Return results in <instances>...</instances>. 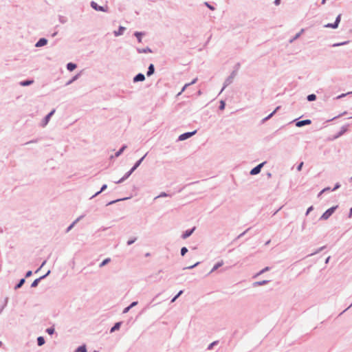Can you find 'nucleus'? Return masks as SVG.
Masks as SVG:
<instances>
[{
	"mask_svg": "<svg viewBox=\"0 0 352 352\" xmlns=\"http://www.w3.org/2000/svg\"><path fill=\"white\" fill-rule=\"evenodd\" d=\"M346 113V111H344V112H343L342 113L340 114L339 116H336V117H334V118H333V120H334V119H336V118H339V117H340V116H343V115H345Z\"/></svg>",
	"mask_w": 352,
	"mask_h": 352,
	"instance_id": "e2e57ef3",
	"label": "nucleus"
},
{
	"mask_svg": "<svg viewBox=\"0 0 352 352\" xmlns=\"http://www.w3.org/2000/svg\"><path fill=\"white\" fill-rule=\"evenodd\" d=\"M126 177H121V179H120L118 181H115V183L116 184H120L122 182H124V180L126 179Z\"/></svg>",
	"mask_w": 352,
	"mask_h": 352,
	"instance_id": "6e6d98bb",
	"label": "nucleus"
},
{
	"mask_svg": "<svg viewBox=\"0 0 352 352\" xmlns=\"http://www.w3.org/2000/svg\"><path fill=\"white\" fill-rule=\"evenodd\" d=\"M250 228H248L246 230H245L243 232H242L241 234H240L237 237H236V239H239L240 238H241L242 236H243L247 232L250 230Z\"/></svg>",
	"mask_w": 352,
	"mask_h": 352,
	"instance_id": "de8ad7c7",
	"label": "nucleus"
},
{
	"mask_svg": "<svg viewBox=\"0 0 352 352\" xmlns=\"http://www.w3.org/2000/svg\"><path fill=\"white\" fill-rule=\"evenodd\" d=\"M183 294V290H181L178 292V294L176 295V298H179L182 294Z\"/></svg>",
	"mask_w": 352,
	"mask_h": 352,
	"instance_id": "680f3d73",
	"label": "nucleus"
},
{
	"mask_svg": "<svg viewBox=\"0 0 352 352\" xmlns=\"http://www.w3.org/2000/svg\"><path fill=\"white\" fill-rule=\"evenodd\" d=\"M144 35V32H135L134 36L137 38L139 43H142V37Z\"/></svg>",
	"mask_w": 352,
	"mask_h": 352,
	"instance_id": "393cba45",
	"label": "nucleus"
},
{
	"mask_svg": "<svg viewBox=\"0 0 352 352\" xmlns=\"http://www.w3.org/2000/svg\"><path fill=\"white\" fill-rule=\"evenodd\" d=\"M352 216V208L350 209L349 217L351 218Z\"/></svg>",
	"mask_w": 352,
	"mask_h": 352,
	"instance_id": "69168bd1",
	"label": "nucleus"
},
{
	"mask_svg": "<svg viewBox=\"0 0 352 352\" xmlns=\"http://www.w3.org/2000/svg\"><path fill=\"white\" fill-rule=\"evenodd\" d=\"M45 344V339L42 336H39L38 338H37V344L41 346L42 345H43Z\"/></svg>",
	"mask_w": 352,
	"mask_h": 352,
	"instance_id": "2f4dec72",
	"label": "nucleus"
},
{
	"mask_svg": "<svg viewBox=\"0 0 352 352\" xmlns=\"http://www.w3.org/2000/svg\"><path fill=\"white\" fill-rule=\"evenodd\" d=\"M125 28L123 26H120L118 30L113 32V34L115 36H119L123 34L124 31L125 30Z\"/></svg>",
	"mask_w": 352,
	"mask_h": 352,
	"instance_id": "f3484780",
	"label": "nucleus"
},
{
	"mask_svg": "<svg viewBox=\"0 0 352 352\" xmlns=\"http://www.w3.org/2000/svg\"><path fill=\"white\" fill-rule=\"evenodd\" d=\"M349 43V41H344V42H341V43H336L333 44L332 47H339V46L346 45Z\"/></svg>",
	"mask_w": 352,
	"mask_h": 352,
	"instance_id": "f704fd0d",
	"label": "nucleus"
},
{
	"mask_svg": "<svg viewBox=\"0 0 352 352\" xmlns=\"http://www.w3.org/2000/svg\"><path fill=\"white\" fill-rule=\"evenodd\" d=\"M223 265V261H221L219 262H218L217 263H216L214 267H212V269L210 270V272L208 273V274H212V272H214V271H216L217 269H219L220 267H221L222 265Z\"/></svg>",
	"mask_w": 352,
	"mask_h": 352,
	"instance_id": "a211bd4d",
	"label": "nucleus"
},
{
	"mask_svg": "<svg viewBox=\"0 0 352 352\" xmlns=\"http://www.w3.org/2000/svg\"><path fill=\"white\" fill-rule=\"evenodd\" d=\"M195 227H193L192 229H189V230H186L182 235V238L183 239H187L188 237H189L192 233L193 232L195 231Z\"/></svg>",
	"mask_w": 352,
	"mask_h": 352,
	"instance_id": "f8f14e48",
	"label": "nucleus"
},
{
	"mask_svg": "<svg viewBox=\"0 0 352 352\" xmlns=\"http://www.w3.org/2000/svg\"><path fill=\"white\" fill-rule=\"evenodd\" d=\"M154 72H155V67H154L153 64H150L148 67L147 72H146L147 76H151V75H153L154 74Z\"/></svg>",
	"mask_w": 352,
	"mask_h": 352,
	"instance_id": "aec40b11",
	"label": "nucleus"
},
{
	"mask_svg": "<svg viewBox=\"0 0 352 352\" xmlns=\"http://www.w3.org/2000/svg\"><path fill=\"white\" fill-rule=\"evenodd\" d=\"M122 324V322H118L116 323H115V324L113 325V327H111V329H110V333H113L117 330H119V329L120 328V326Z\"/></svg>",
	"mask_w": 352,
	"mask_h": 352,
	"instance_id": "b1692460",
	"label": "nucleus"
},
{
	"mask_svg": "<svg viewBox=\"0 0 352 352\" xmlns=\"http://www.w3.org/2000/svg\"><path fill=\"white\" fill-rule=\"evenodd\" d=\"M314 210V207L311 206H310L309 208H308V209L307 210V212H306V215H308L309 213L312 211Z\"/></svg>",
	"mask_w": 352,
	"mask_h": 352,
	"instance_id": "5fc2aeb1",
	"label": "nucleus"
},
{
	"mask_svg": "<svg viewBox=\"0 0 352 352\" xmlns=\"http://www.w3.org/2000/svg\"><path fill=\"white\" fill-rule=\"evenodd\" d=\"M47 43V40L45 38H41L35 44V47H41L45 46Z\"/></svg>",
	"mask_w": 352,
	"mask_h": 352,
	"instance_id": "ddd939ff",
	"label": "nucleus"
},
{
	"mask_svg": "<svg viewBox=\"0 0 352 352\" xmlns=\"http://www.w3.org/2000/svg\"><path fill=\"white\" fill-rule=\"evenodd\" d=\"M280 108V107H277L274 111H272L270 114H269L267 117L263 118L261 121L262 123H265L266 121L270 120L272 116L276 113V111Z\"/></svg>",
	"mask_w": 352,
	"mask_h": 352,
	"instance_id": "dca6fc26",
	"label": "nucleus"
},
{
	"mask_svg": "<svg viewBox=\"0 0 352 352\" xmlns=\"http://www.w3.org/2000/svg\"><path fill=\"white\" fill-rule=\"evenodd\" d=\"M58 21L60 23L65 24L67 22V18L65 16L59 15L58 16Z\"/></svg>",
	"mask_w": 352,
	"mask_h": 352,
	"instance_id": "473e14b6",
	"label": "nucleus"
},
{
	"mask_svg": "<svg viewBox=\"0 0 352 352\" xmlns=\"http://www.w3.org/2000/svg\"><path fill=\"white\" fill-rule=\"evenodd\" d=\"M25 278H21L19 282L15 285L14 287V289H18L19 288H21L23 285L25 283Z\"/></svg>",
	"mask_w": 352,
	"mask_h": 352,
	"instance_id": "7c9ffc66",
	"label": "nucleus"
},
{
	"mask_svg": "<svg viewBox=\"0 0 352 352\" xmlns=\"http://www.w3.org/2000/svg\"><path fill=\"white\" fill-rule=\"evenodd\" d=\"M197 78H195L190 82H189L188 84H190V85H192L195 84L197 82Z\"/></svg>",
	"mask_w": 352,
	"mask_h": 352,
	"instance_id": "13d9d810",
	"label": "nucleus"
},
{
	"mask_svg": "<svg viewBox=\"0 0 352 352\" xmlns=\"http://www.w3.org/2000/svg\"><path fill=\"white\" fill-rule=\"evenodd\" d=\"M324 27L327 28H333V29L338 28V26L335 24V23H327V24L324 25Z\"/></svg>",
	"mask_w": 352,
	"mask_h": 352,
	"instance_id": "4c0bfd02",
	"label": "nucleus"
},
{
	"mask_svg": "<svg viewBox=\"0 0 352 352\" xmlns=\"http://www.w3.org/2000/svg\"><path fill=\"white\" fill-rule=\"evenodd\" d=\"M265 164V162H262V163L258 164L256 166L253 168L250 171L245 172V175L249 174V175H255L258 174L261 172V170Z\"/></svg>",
	"mask_w": 352,
	"mask_h": 352,
	"instance_id": "20e7f679",
	"label": "nucleus"
},
{
	"mask_svg": "<svg viewBox=\"0 0 352 352\" xmlns=\"http://www.w3.org/2000/svg\"><path fill=\"white\" fill-rule=\"evenodd\" d=\"M352 94V91H349V92H347V93H346V94H340V95L336 97V99H340V98H342L345 97L346 96L350 95V94Z\"/></svg>",
	"mask_w": 352,
	"mask_h": 352,
	"instance_id": "a19ab883",
	"label": "nucleus"
},
{
	"mask_svg": "<svg viewBox=\"0 0 352 352\" xmlns=\"http://www.w3.org/2000/svg\"><path fill=\"white\" fill-rule=\"evenodd\" d=\"M137 52L139 53V54H142V53H151L152 52V50L150 47H146L145 48H137Z\"/></svg>",
	"mask_w": 352,
	"mask_h": 352,
	"instance_id": "6ab92c4d",
	"label": "nucleus"
},
{
	"mask_svg": "<svg viewBox=\"0 0 352 352\" xmlns=\"http://www.w3.org/2000/svg\"><path fill=\"white\" fill-rule=\"evenodd\" d=\"M66 67L68 71L72 72L77 67V65L76 63H69L67 64Z\"/></svg>",
	"mask_w": 352,
	"mask_h": 352,
	"instance_id": "5701e85b",
	"label": "nucleus"
},
{
	"mask_svg": "<svg viewBox=\"0 0 352 352\" xmlns=\"http://www.w3.org/2000/svg\"><path fill=\"white\" fill-rule=\"evenodd\" d=\"M83 217H84V215H81V216L78 217L74 221H73V223L72 224H70V226H69L67 227V228L66 229V232H69L74 228V226L77 223V222H78Z\"/></svg>",
	"mask_w": 352,
	"mask_h": 352,
	"instance_id": "4468645a",
	"label": "nucleus"
},
{
	"mask_svg": "<svg viewBox=\"0 0 352 352\" xmlns=\"http://www.w3.org/2000/svg\"><path fill=\"white\" fill-rule=\"evenodd\" d=\"M237 72L236 70L233 71L230 75L225 80L223 88L221 89L220 93H221L224 89L232 83L235 76H236Z\"/></svg>",
	"mask_w": 352,
	"mask_h": 352,
	"instance_id": "f257e3e1",
	"label": "nucleus"
},
{
	"mask_svg": "<svg viewBox=\"0 0 352 352\" xmlns=\"http://www.w3.org/2000/svg\"><path fill=\"white\" fill-rule=\"evenodd\" d=\"M144 80H145V76L142 73H139L137 75H135L133 79L134 82H142Z\"/></svg>",
	"mask_w": 352,
	"mask_h": 352,
	"instance_id": "9b49d317",
	"label": "nucleus"
},
{
	"mask_svg": "<svg viewBox=\"0 0 352 352\" xmlns=\"http://www.w3.org/2000/svg\"><path fill=\"white\" fill-rule=\"evenodd\" d=\"M138 301H134V302H132L129 306H128V307H125V308L124 309V310H123L122 313H123V314H126V313H128V312L129 311V310H130L132 307H133L136 306V305H138Z\"/></svg>",
	"mask_w": 352,
	"mask_h": 352,
	"instance_id": "412c9836",
	"label": "nucleus"
},
{
	"mask_svg": "<svg viewBox=\"0 0 352 352\" xmlns=\"http://www.w3.org/2000/svg\"><path fill=\"white\" fill-rule=\"evenodd\" d=\"M270 282V280H264L261 281H256L253 283V287H258V286H262L267 284Z\"/></svg>",
	"mask_w": 352,
	"mask_h": 352,
	"instance_id": "a878e982",
	"label": "nucleus"
},
{
	"mask_svg": "<svg viewBox=\"0 0 352 352\" xmlns=\"http://www.w3.org/2000/svg\"><path fill=\"white\" fill-rule=\"evenodd\" d=\"M91 7L96 10L100 12H109V7L106 5L104 6H101L98 5V3L94 1H91L90 3Z\"/></svg>",
	"mask_w": 352,
	"mask_h": 352,
	"instance_id": "f03ea898",
	"label": "nucleus"
},
{
	"mask_svg": "<svg viewBox=\"0 0 352 352\" xmlns=\"http://www.w3.org/2000/svg\"><path fill=\"white\" fill-rule=\"evenodd\" d=\"M58 32H54L53 34H52V37H54L57 35Z\"/></svg>",
	"mask_w": 352,
	"mask_h": 352,
	"instance_id": "774afa93",
	"label": "nucleus"
},
{
	"mask_svg": "<svg viewBox=\"0 0 352 352\" xmlns=\"http://www.w3.org/2000/svg\"><path fill=\"white\" fill-rule=\"evenodd\" d=\"M32 271H28V272H26V274H25V277H26V278H28V277L31 276H32Z\"/></svg>",
	"mask_w": 352,
	"mask_h": 352,
	"instance_id": "4d7b16f0",
	"label": "nucleus"
},
{
	"mask_svg": "<svg viewBox=\"0 0 352 352\" xmlns=\"http://www.w3.org/2000/svg\"><path fill=\"white\" fill-rule=\"evenodd\" d=\"M324 248H325V246H322V247L318 248L315 252L311 253V254H309V256H312V255H314L316 254H318V253L320 252L322 250H323Z\"/></svg>",
	"mask_w": 352,
	"mask_h": 352,
	"instance_id": "c03bdc74",
	"label": "nucleus"
},
{
	"mask_svg": "<svg viewBox=\"0 0 352 352\" xmlns=\"http://www.w3.org/2000/svg\"><path fill=\"white\" fill-rule=\"evenodd\" d=\"M146 154L144 155L142 158H140L139 160H138L135 164L133 165V166L131 168L130 170H129L127 173H125V175L124 176H131V175L133 173V171L135 170H136L139 166L141 164V163L142 162V161L144 160V157H146Z\"/></svg>",
	"mask_w": 352,
	"mask_h": 352,
	"instance_id": "39448f33",
	"label": "nucleus"
},
{
	"mask_svg": "<svg viewBox=\"0 0 352 352\" xmlns=\"http://www.w3.org/2000/svg\"><path fill=\"white\" fill-rule=\"evenodd\" d=\"M50 273V270H48V272L43 276L39 277L38 278L35 279L33 283L31 285L32 287H36L38 285L39 282L46 278Z\"/></svg>",
	"mask_w": 352,
	"mask_h": 352,
	"instance_id": "9d476101",
	"label": "nucleus"
},
{
	"mask_svg": "<svg viewBox=\"0 0 352 352\" xmlns=\"http://www.w3.org/2000/svg\"><path fill=\"white\" fill-rule=\"evenodd\" d=\"M204 4L210 10H215V8L210 5L208 2L206 1L204 3Z\"/></svg>",
	"mask_w": 352,
	"mask_h": 352,
	"instance_id": "79ce46f5",
	"label": "nucleus"
},
{
	"mask_svg": "<svg viewBox=\"0 0 352 352\" xmlns=\"http://www.w3.org/2000/svg\"><path fill=\"white\" fill-rule=\"evenodd\" d=\"M269 270H270V267H265L264 269H263L262 270H261L258 273H257V274L255 275V276H254V277H256V276H259V275L262 274L263 273H264V272H265L268 271Z\"/></svg>",
	"mask_w": 352,
	"mask_h": 352,
	"instance_id": "58836bf2",
	"label": "nucleus"
},
{
	"mask_svg": "<svg viewBox=\"0 0 352 352\" xmlns=\"http://www.w3.org/2000/svg\"><path fill=\"white\" fill-rule=\"evenodd\" d=\"M340 20H341V14H338L337 16V17L336 18V20H335V24L338 27L339 25V23H340Z\"/></svg>",
	"mask_w": 352,
	"mask_h": 352,
	"instance_id": "ea45409f",
	"label": "nucleus"
},
{
	"mask_svg": "<svg viewBox=\"0 0 352 352\" xmlns=\"http://www.w3.org/2000/svg\"><path fill=\"white\" fill-rule=\"evenodd\" d=\"M55 109L52 110L43 120L42 126H45L47 125L51 118V117L54 114Z\"/></svg>",
	"mask_w": 352,
	"mask_h": 352,
	"instance_id": "1a4fd4ad",
	"label": "nucleus"
},
{
	"mask_svg": "<svg viewBox=\"0 0 352 352\" xmlns=\"http://www.w3.org/2000/svg\"><path fill=\"white\" fill-rule=\"evenodd\" d=\"M196 133H197V131L195 130L191 132H186V133H182L179 136L178 141L186 140L190 138V137H192V135H194Z\"/></svg>",
	"mask_w": 352,
	"mask_h": 352,
	"instance_id": "423d86ee",
	"label": "nucleus"
},
{
	"mask_svg": "<svg viewBox=\"0 0 352 352\" xmlns=\"http://www.w3.org/2000/svg\"><path fill=\"white\" fill-rule=\"evenodd\" d=\"M107 186L106 184H104V185L101 187L100 190L99 191L96 192L94 195H92V196L90 197V199H93L94 197H95L98 196L100 193H101V192H103L104 190H106V189H107Z\"/></svg>",
	"mask_w": 352,
	"mask_h": 352,
	"instance_id": "bb28decb",
	"label": "nucleus"
},
{
	"mask_svg": "<svg viewBox=\"0 0 352 352\" xmlns=\"http://www.w3.org/2000/svg\"><path fill=\"white\" fill-rule=\"evenodd\" d=\"M126 145H123L120 149L119 151H118L116 153H115V156L116 157H119L122 153L123 151L126 149Z\"/></svg>",
	"mask_w": 352,
	"mask_h": 352,
	"instance_id": "c85d7f7f",
	"label": "nucleus"
},
{
	"mask_svg": "<svg viewBox=\"0 0 352 352\" xmlns=\"http://www.w3.org/2000/svg\"><path fill=\"white\" fill-rule=\"evenodd\" d=\"M337 207L338 206H333V207L329 208L328 210H327L322 214V216L320 217V220H327V219H328L332 215V214L335 212V210L337 208Z\"/></svg>",
	"mask_w": 352,
	"mask_h": 352,
	"instance_id": "7ed1b4c3",
	"label": "nucleus"
},
{
	"mask_svg": "<svg viewBox=\"0 0 352 352\" xmlns=\"http://www.w3.org/2000/svg\"><path fill=\"white\" fill-rule=\"evenodd\" d=\"M348 126H343L341 128V130L338 132V133L334 137V139L339 138L342 135L347 131Z\"/></svg>",
	"mask_w": 352,
	"mask_h": 352,
	"instance_id": "4be33fe9",
	"label": "nucleus"
},
{
	"mask_svg": "<svg viewBox=\"0 0 352 352\" xmlns=\"http://www.w3.org/2000/svg\"><path fill=\"white\" fill-rule=\"evenodd\" d=\"M302 166H303V162L300 163V164H298V166H297V170H301V168H302Z\"/></svg>",
	"mask_w": 352,
	"mask_h": 352,
	"instance_id": "052dcab7",
	"label": "nucleus"
},
{
	"mask_svg": "<svg viewBox=\"0 0 352 352\" xmlns=\"http://www.w3.org/2000/svg\"><path fill=\"white\" fill-rule=\"evenodd\" d=\"M47 332L50 335H52L54 333V328H48L47 329Z\"/></svg>",
	"mask_w": 352,
	"mask_h": 352,
	"instance_id": "864d4df0",
	"label": "nucleus"
},
{
	"mask_svg": "<svg viewBox=\"0 0 352 352\" xmlns=\"http://www.w3.org/2000/svg\"><path fill=\"white\" fill-rule=\"evenodd\" d=\"M307 99L309 102H312L316 100V96L314 94H311L307 96Z\"/></svg>",
	"mask_w": 352,
	"mask_h": 352,
	"instance_id": "72a5a7b5",
	"label": "nucleus"
},
{
	"mask_svg": "<svg viewBox=\"0 0 352 352\" xmlns=\"http://www.w3.org/2000/svg\"><path fill=\"white\" fill-rule=\"evenodd\" d=\"M45 263H46V261H44L42 263V264H41V265L40 266V267H39V268L36 271V272H38L41 270V268H42V267L45 265Z\"/></svg>",
	"mask_w": 352,
	"mask_h": 352,
	"instance_id": "bf43d9fd",
	"label": "nucleus"
},
{
	"mask_svg": "<svg viewBox=\"0 0 352 352\" xmlns=\"http://www.w3.org/2000/svg\"><path fill=\"white\" fill-rule=\"evenodd\" d=\"M280 0H275V1H274V4H275V5H276V6L279 5V3H280Z\"/></svg>",
	"mask_w": 352,
	"mask_h": 352,
	"instance_id": "0e129e2a",
	"label": "nucleus"
},
{
	"mask_svg": "<svg viewBox=\"0 0 352 352\" xmlns=\"http://www.w3.org/2000/svg\"><path fill=\"white\" fill-rule=\"evenodd\" d=\"M296 122V126L298 127H302L305 125H309L311 123V120L309 119L297 121L296 120H294Z\"/></svg>",
	"mask_w": 352,
	"mask_h": 352,
	"instance_id": "6e6552de",
	"label": "nucleus"
},
{
	"mask_svg": "<svg viewBox=\"0 0 352 352\" xmlns=\"http://www.w3.org/2000/svg\"><path fill=\"white\" fill-rule=\"evenodd\" d=\"M34 83V80L32 79H28L25 80H22L19 82V85L22 87H27L32 85Z\"/></svg>",
	"mask_w": 352,
	"mask_h": 352,
	"instance_id": "2eb2a0df",
	"label": "nucleus"
},
{
	"mask_svg": "<svg viewBox=\"0 0 352 352\" xmlns=\"http://www.w3.org/2000/svg\"><path fill=\"white\" fill-rule=\"evenodd\" d=\"M111 261V258H105L100 264V267H104V265H106L107 264H108L109 262Z\"/></svg>",
	"mask_w": 352,
	"mask_h": 352,
	"instance_id": "c9c22d12",
	"label": "nucleus"
},
{
	"mask_svg": "<svg viewBox=\"0 0 352 352\" xmlns=\"http://www.w3.org/2000/svg\"><path fill=\"white\" fill-rule=\"evenodd\" d=\"M330 258H331L330 256H328V257L327 258V259L325 260V263H329V260H330Z\"/></svg>",
	"mask_w": 352,
	"mask_h": 352,
	"instance_id": "338daca9",
	"label": "nucleus"
},
{
	"mask_svg": "<svg viewBox=\"0 0 352 352\" xmlns=\"http://www.w3.org/2000/svg\"><path fill=\"white\" fill-rule=\"evenodd\" d=\"M136 239H137L135 237V238H133V239H131L129 240V241H127V245H132V244H133V243L136 241Z\"/></svg>",
	"mask_w": 352,
	"mask_h": 352,
	"instance_id": "8fccbe9b",
	"label": "nucleus"
},
{
	"mask_svg": "<svg viewBox=\"0 0 352 352\" xmlns=\"http://www.w3.org/2000/svg\"><path fill=\"white\" fill-rule=\"evenodd\" d=\"M75 352H87V349L85 345L80 346L77 348Z\"/></svg>",
	"mask_w": 352,
	"mask_h": 352,
	"instance_id": "e433bc0d",
	"label": "nucleus"
},
{
	"mask_svg": "<svg viewBox=\"0 0 352 352\" xmlns=\"http://www.w3.org/2000/svg\"><path fill=\"white\" fill-rule=\"evenodd\" d=\"M199 264V262H197L196 263H195L194 265H191V266H189V267H184V269L186 270V269H192L194 267H195L196 266H197Z\"/></svg>",
	"mask_w": 352,
	"mask_h": 352,
	"instance_id": "603ef678",
	"label": "nucleus"
},
{
	"mask_svg": "<svg viewBox=\"0 0 352 352\" xmlns=\"http://www.w3.org/2000/svg\"><path fill=\"white\" fill-rule=\"evenodd\" d=\"M167 196H168V195L166 192H162L160 195L155 197V199H157V198H160V197H167Z\"/></svg>",
	"mask_w": 352,
	"mask_h": 352,
	"instance_id": "3c124183",
	"label": "nucleus"
},
{
	"mask_svg": "<svg viewBox=\"0 0 352 352\" xmlns=\"http://www.w3.org/2000/svg\"><path fill=\"white\" fill-rule=\"evenodd\" d=\"M217 342H218L217 341H214V342H212L211 344H210L209 346H208V349L211 350L212 349V347L217 344Z\"/></svg>",
	"mask_w": 352,
	"mask_h": 352,
	"instance_id": "49530a36",
	"label": "nucleus"
},
{
	"mask_svg": "<svg viewBox=\"0 0 352 352\" xmlns=\"http://www.w3.org/2000/svg\"><path fill=\"white\" fill-rule=\"evenodd\" d=\"M80 73L77 74L76 75H75L71 80H69L66 83V85H69L72 84V82H74V81H76V80H78V78L80 77Z\"/></svg>",
	"mask_w": 352,
	"mask_h": 352,
	"instance_id": "c756f323",
	"label": "nucleus"
},
{
	"mask_svg": "<svg viewBox=\"0 0 352 352\" xmlns=\"http://www.w3.org/2000/svg\"><path fill=\"white\" fill-rule=\"evenodd\" d=\"M225 107H226V103H225V102H224L223 100H221V101H220V105H219V109L220 110H223V109H225Z\"/></svg>",
	"mask_w": 352,
	"mask_h": 352,
	"instance_id": "37998d69",
	"label": "nucleus"
},
{
	"mask_svg": "<svg viewBox=\"0 0 352 352\" xmlns=\"http://www.w3.org/2000/svg\"><path fill=\"white\" fill-rule=\"evenodd\" d=\"M304 32V29H302L298 33H297L292 38H291L289 40V43H293L294 41H296V39H298L300 35L302 34V33Z\"/></svg>",
	"mask_w": 352,
	"mask_h": 352,
	"instance_id": "cd10ccee",
	"label": "nucleus"
},
{
	"mask_svg": "<svg viewBox=\"0 0 352 352\" xmlns=\"http://www.w3.org/2000/svg\"><path fill=\"white\" fill-rule=\"evenodd\" d=\"M188 252V249L186 247H183L181 249V255L184 256Z\"/></svg>",
	"mask_w": 352,
	"mask_h": 352,
	"instance_id": "a18cd8bd",
	"label": "nucleus"
},
{
	"mask_svg": "<svg viewBox=\"0 0 352 352\" xmlns=\"http://www.w3.org/2000/svg\"><path fill=\"white\" fill-rule=\"evenodd\" d=\"M190 86V84L186 83L182 88V91L177 94L178 96L181 95L183 91H185V89Z\"/></svg>",
	"mask_w": 352,
	"mask_h": 352,
	"instance_id": "09e8293b",
	"label": "nucleus"
},
{
	"mask_svg": "<svg viewBox=\"0 0 352 352\" xmlns=\"http://www.w3.org/2000/svg\"><path fill=\"white\" fill-rule=\"evenodd\" d=\"M340 186V184L337 183L333 188H331L330 187L324 188L319 192V194L318 195V197H320L322 195V194H323V193H325L327 192H331V191H334V190H337L338 188H339Z\"/></svg>",
	"mask_w": 352,
	"mask_h": 352,
	"instance_id": "0eeeda50",
	"label": "nucleus"
}]
</instances>
